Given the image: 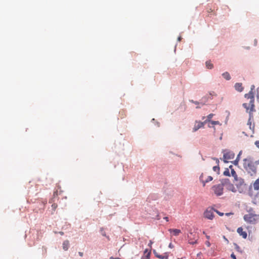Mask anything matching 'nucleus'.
<instances>
[{"mask_svg":"<svg viewBox=\"0 0 259 259\" xmlns=\"http://www.w3.org/2000/svg\"><path fill=\"white\" fill-rule=\"evenodd\" d=\"M213 114L211 113V114H209L207 117V119H206L205 120H207V122H210L211 121V119L212 118V117H213Z\"/></svg>","mask_w":259,"mask_h":259,"instance_id":"412c9836","label":"nucleus"},{"mask_svg":"<svg viewBox=\"0 0 259 259\" xmlns=\"http://www.w3.org/2000/svg\"><path fill=\"white\" fill-rule=\"evenodd\" d=\"M207 245L208 246H210V243H209V242H208L207 243Z\"/></svg>","mask_w":259,"mask_h":259,"instance_id":"c03bdc74","label":"nucleus"},{"mask_svg":"<svg viewBox=\"0 0 259 259\" xmlns=\"http://www.w3.org/2000/svg\"><path fill=\"white\" fill-rule=\"evenodd\" d=\"M230 167V168H231V176H232L233 177H234V178H237V174H236V173L235 171L234 170V169L232 168V165H231V166H230V167Z\"/></svg>","mask_w":259,"mask_h":259,"instance_id":"a211bd4d","label":"nucleus"},{"mask_svg":"<svg viewBox=\"0 0 259 259\" xmlns=\"http://www.w3.org/2000/svg\"><path fill=\"white\" fill-rule=\"evenodd\" d=\"M59 234L61 235H63L64 234V233L63 232H60Z\"/></svg>","mask_w":259,"mask_h":259,"instance_id":"79ce46f5","label":"nucleus"},{"mask_svg":"<svg viewBox=\"0 0 259 259\" xmlns=\"http://www.w3.org/2000/svg\"><path fill=\"white\" fill-rule=\"evenodd\" d=\"M256 98L257 101L259 102V87L257 89Z\"/></svg>","mask_w":259,"mask_h":259,"instance_id":"a878e982","label":"nucleus"},{"mask_svg":"<svg viewBox=\"0 0 259 259\" xmlns=\"http://www.w3.org/2000/svg\"><path fill=\"white\" fill-rule=\"evenodd\" d=\"M212 11H213V10H212L211 8L207 10L208 13H211V12H212Z\"/></svg>","mask_w":259,"mask_h":259,"instance_id":"4c0bfd02","label":"nucleus"},{"mask_svg":"<svg viewBox=\"0 0 259 259\" xmlns=\"http://www.w3.org/2000/svg\"><path fill=\"white\" fill-rule=\"evenodd\" d=\"M207 123V120H205L204 122L196 121L194 127L193 128V132H195L200 128L204 126V124Z\"/></svg>","mask_w":259,"mask_h":259,"instance_id":"0eeeda50","label":"nucleus"},{"mask_svg":"<svg viewBox=\"0 0 259 259\" xmlns=\"http://www.w3.org/2000/svg\"><path fill=\"white\" fill-rule=\"evenodd\" d=\"M254 101L249 102V104H250V113L253 112L255 111V109H254L255 106H254Z\"/></svg>","mask_w":259,"mask_h":259,"instance_id":"2eb2a0df","label":"nucleus"},{"mask_svg":"<svg viewBox=\"0 0 259 259\" xmlns=\"http://www.w3.org/2000/svg\"><path fill=\"white\" fill-rule=\"evenodd\" d=\"M253 188L255 190H259V179H256L253 184Z\"/></svg>","mask_w":259,"mask_h":259,"instance_id":"ddd939ff","label":"nucleus"},{"mask_svg":"<svg viewBox=\"0 0 259 259\" xmlns=\"http://www.w3.org/2000/svg\"><path fill=\"white\" fill-rule=\"evenodd\" d=\"M254 144L258 148H259V140L256 141L254 143Z\"/></svg>","mask_w":259,"mask_h":259,"instance_id":"c756f323","label":"nucleus"},{"mask_svg":"<svg viewBox=\"0 0 259 259\" xmlns=\"http://www.w3.org/2000/svg\"><path fill=\"white\" fill-rule=\"evenodd\" d=\"M237 232L244 239H246L247 237V233L246 231H244L243 228L241 227H239L237 229Z\"/></svg>","mask_w":259,"mask_h":259,"instance_id":"6e6552de","label":"nucleus"},{"mask_svg":"<svg viewBox=\"0 0 259 259\" xmlns=\"http://www.w3.org/2000/svg\"><path fill=\"white\" fill-rule=\"evenodd\" d=\"M168 247L170 248H174V246L171 243H170L168 245Z\"/></svg>","mask_w":259,"mask_h":259,"instance_id":"473e14b6","label":"nucleus"},{"mask_svg":"<svg viewBox=\"0 0 259 259\" xmlns=\"http://www.w3.org/2000/svg\"><path fill=\"white\" fill-rule=\"evenodd\" d=\"M241 151H240V152H239V154L238 155V156H237V158L236 159V160H234V162H233V164H234V165H238V161H239V156H240V155H241Z\"/></svg>","mask_w":259,"mask_h":259,"instance_id":"6ab92c4d","label":"nucleus"},{"mask_svg":"<svg viewBox=\"0 0 259 259\" xmlns=\"http://www.w3.org/2000/svg\"><path fill=\"white\" fill-rule=\"evenodd\" d=\"M79 254L80 256H82L83 255V253L82 252H79Z\"/></svg>","mask_w":259,"mask_h":259,"instance_id":"ea45409f","label":"nucleus"},{"mask_svg":"<svg viewBox=\"0 0 259 259\" xmlns=\"http://www.w3.org/2000/svg\"><path fill=\"white\" fill-rule=\"evenodd\" d=\"M214 159L216 160V162H217V163H219V159H217V158H215V159Z\"/></svg>","mask_w":259,"mask_h":259,"instance_id":"a19ab883","label":"nucleus"},{"mask_svg":"<svg viewBox=\"0 0 259 259\" xmlns=\"http://www.w3.org/2000/svg\"><path fill=\"white\" fill-rule=\"evenodd\" d=\"M243 106L244 108H245L246 109L247 111L249 109V107L247 105V103H243Z\"/></svg>","mask_w":259,"mask_h":259,"instance_id":"393cba45","label":"nucleus"},{"mask_svg":"<svg viewBox=\"0 0 259 259\" xmlns=\"http://www.w3.org/2000/svg\"><path fill=\"white\" fill-rule=\"evenodd\" d=\"M214 209H213L211 207H208L204 212L203 216L205 218L212 220L214 215Z\"/></svg>","mask_w":259,"mask_h":259,"instance_id":"20e7f679","label":"nucleus"},{"mask_svg":"<svg viewBox=\"0 0 259 259\" xmlns=\"http://www.w3.org/2000/svg\"><path fill=\"white\" fill-rule=\"evenodd\" d=\"M152 244V242L151 241H150L149 245H151Z\"/></svg>","mask_w":259,"mask_h":259,"instance_id":"a18cd8bd","label":"nucleus"},{"mask_svg":"<svg viewBox=\"0 0 259 259\" xmlns=\"http://www.w3.org/2000/svg\"><path fill=\"white\" fill-rule=\"evenodd\" d=\"M153 253L155 254L156 257H157V255H160L155 250L153 251Z\"/></svg>","mask_w":259,"mask_h":259,"instance_id":"72a5a7b5","label":"nucleus"},{"mask_svg":"<svg viewBox=\"0 0 259 259\" xmlns=\"http://www.w3.org/2000/svg\"><path fill=\"white\" fill-rule=\"evenodd\" d=\"M63 248L64 250H67L69 246V242L68 240H65L63 243Z\"/></svg>","mask_w":259,"mask_h":259,"instance_id":"f8f14e48","label":"nucleus"},{"mask_svg":"<svg viewBox=\"0 0 259 259\" xmlns=\"http://www.w3.org/2000/svg\"><path fill=\"white\" fill-rule=\"evenodd\" d=\"M206 66L208 69H212L213 67V64L211 63L210 61H207L205 63Z\"/></svg>","mask_w":259,"mask_h":259,"instance_id":"dca6fc26","label":"nucleus"},{"mask_svg":"<svg viewBox=\"0 0 259 259\" xmlns=\"http://www.w3.org/2000/svg\"><path fill=\"white\" fill-rule=\"evenodd\" d=\"M234 213L233 212L226 213L225 215L227 216H230L231 215H233Z\"/></svg>","mask_w":259,"mask_h":259,"instance_id":"2f4dec72","label":"nucleus"},{"mask_svg":"<svg viewBox=\"0 0 259 259\" xmlns=\"http://www.w3.org/2000/svg\"><path fill=\"white\" fill-rule=\"evenodd\" d=\"M141 259H146V258L144 257H142Z\"/></svg>","mask_w":259,"mask_h":259,"instance_id":"09e8293b","label":"nucleus"},{"mask_svg":"<svg viewBox=\"0 0 259 259\" xmlns=\"http://www.w3.org/2000/svg\"><path fill=\"white\" fill-rule=\"evenodd\" d=\"M164 219L166 221V222H168L169 221V219H168V218L167 217H165L164 218Z\"/></svg>","mask_w":259,"mask_h":259,"instance_id":"e433bc0d","label":"nucleus"},{"mask_svg":"<svg viewBox=\"0 0 259 259\" xmlns=\"http://www.w3.org/2000/svg\"><path fill=\"white\" fill-rule=\"evenodd\" d=\"M192 102H193V103H194L195 104H198V103L197 102H194V101H192Z\"/></svg>","mask_w":259,"mask_h":259,"instance_id":"49530a36","label":"nucleus"},{"mask_svg":"<svg viewBox=\"0 0 259 259\" xmlns=\"http://www.w3.org/2000/svg\"><path fill=\"white\" fill-rule=\"evenodd\" d=\"M243 219L248 224H255L259 220V214L250 210L247 214L244 215Z\"/></svg>","mask_w":259,"mask_h":259,"instance_id":"f03ea898","label":"nucleus"},{"mask_svg":"<svg viewBox=\"0 0 259 259\" xmlns=\"http://www.w3.org/2000/svg\"><path fill=\"white\" fill-rule=\"evenodd\" d=\"M168 231L170 234H172L175 236H179V234L181 233V231L177 229H168Z\"/></svg>","mask_w":259,"mask_h":259,"instance_id":"9d476101","label":"nucleus"},{"mask_svg":"<svg viewBox=\"0 0 259 259\" xmlns=\"http://www.w3.org/2000/svg\"><path fill=\"white\" fill-rule=\"evenodd\" d=\"M247 124L249 125V127H250V128H251V122L250 121V119L248 120Z\"/></svg>","mask_w":259,"mask_h":259,"instance_id":"c9c22d12","label":"nucleus"},{"mask_svg":"<svg viewBox=\"0 0 259 259\" xmlns=\"http://www.w3.org/2000/svg\"><path fill=\"white\" fill-rule=\"evenodd\" d=\"M52 208H53V209L55 210V209H56V208H57V204H56V203H54V204H53L52 205Z\"/></svg>","mask_w":259,"mask_h":259,"instance_id":"c85d7f7f","label":"nucleus"},{"mask_svg":"<svg viewBox=\"0 0 259 259\" xmlns=\"http://www.w3.org/2000/svg\"><path fill=\"white\" fill-rule=\"evenodd\" d=\"M233 192H238L242 193L244 191L245 184L244 183L243 179H233L231 183H226L214 185L211 188L213 193L217 196L223 195L224 193V186Z\"/></svg>","mask_w":259,"mask_h":259,"instance_id":"f257e3e1","label":"nucleus"},{"mask_svg":"<svg viewBox=\"0 0 259 259\" xmlns=\"http://www.w3.org/2000/svg\"><path fill=\"white\" fill-rule=\"evenodd\" d=\"M222 76L225 79H226L227 80H229L231 79L230 74L228 72H226L223 73Z\"/></svg>","mask_w":259,"mask_h":259,"instance_id":"4468645a","label":"nucleus"},{"mask_svg":"<svg viewBox=\"0 0 259 259\" xmlns=\"http://www.w3.org/2000/svg\"><path fill=\"white\" fill-rule=\"evenodd\" d=\"M254 85H252L251 87V90L250 91L251 92H253V91L254 90Z\"/></svg>","mask_w":259,"mask_h":259,"instance_id":"f704fd0d","label":"nucleus"},{"mask_svg":"<svg viewBox=\"0 0 259 259\" xmlns=\"http://www.w3.org/2000/svg\"><path fill=\"white\" fill-rule=\"evenodd\" d=\"M214 211L216 212L220 216H223L224 214V213L221 212L217 210H214Z\"/></svg>","mask_w":259,"mask_h":259,"instance_id":"bb28decb","label":"nucleus"},{"mask_svg":"<svg viewBox=\"0 0 259 259\" xmlns=\"http://www.w3.org/2000/svg\"><path fill=\"white\" fill-rule=\"evenodd\" d=\"M181 36L179 37H178V40H179V41H180V40H181Z\"/></svg>","mask_w":259,"mask_h":259,"instance_id":"37998d69","label":"nucleus"},{"mask_svg":"<svg viewBox=\"0 0 259 259\" xmlns=\"http://www.w3.org/2000/svg\"><path fill=\"white\" fill-rule=\"evenodd\" d=\"M257 164H259V160L256 162Z\"/></svg>","mask_w":259,"mask_h":259,"instance_id":"de8ad7c7","label":"nucleus"},{"mask_svg":"<svg viewBox=\"0 0 259 259\" xmlns=\"http://www.w3.org/2000/svg\"><path fill=\"white\" fill-rule=\"evenodd\" d=\"M213 170L217 172L218 174L219 173L220 167L219 166H214L213 167Z\"/></svg>","mask_w":259,"mask_h":259,"instance_id":"4be33fe9","label":"nucleus"},{"mask_svg":"<svg viewBox=\"0 0 259 259\" xmlns=\"http://www.w3.org/2000/svg\"><path fill=\"white\" fill-rule=\"evenodd\" d=\"M210 122L212 125H217L220 124V122L219 121H210Z\"/></svg>","mask_w":259,"mask_h":259,"instance_id":"5701e85b","label":"nucleus"},{"mask_svg":"<svg viewBox=\"0 0 259 259\" xmlns=\"http://www.w3.org/2000/svg\"><path fill=\"white\" fill-rule=\"evenodd\" d=\"M157 257L161 259H168V254L167 253H165L163 255H157Z\"/></svg>","mask_w":259,"mask_h":259,"instance_id":"f3484780","label":"nucleus"},{"mask_svg":"<svg viewBox=\"0 0 259 259\" xmlns=\"http://www.w3.org/2000/svg\"><path fill=\"white\" fill-rule=\"evenodd\" d=\"M234 88L235 90L239 92H241L243 91L244 88L242 86V83L240 82H237L235 84Z\"/></svg>","mask_w":259,"mask_h":259,"instance_id":"9b49d317","label":"nucleus"},{"mask_svg":"<svg viewBox=\"0 0 259 259\" xmlns=\"http://www.w3.org/2000/svg\"><path fill=\"white\" fill-rule=\"evenodd\" d=\"M235 154L231 151H227L224 153L223 158L224 161L226 163L228 162V160L232 159L234 158Z\"/></svg>","mask_w":259,"mask_h":259,"instance_id":"423d86ee","label":"nucleus"},{"mask_svg":"<svg viewBox=\"0 0 259 259\" xmlns=\"http://www.w3.org/2000/svg\"><path fill=\"white\" fill-rule=\"evenodd\" d=\"M212 179H207L205 181H202L201 182L203 184V186L204 187L205 186V184L206 183H207L209 181L212 180Z\"/></svg>","mask_w":259,"mask_h":259,"instance_id":"b1692460","label":"nucleus"},{"mask_svg":"<svg viewBox=\"0 0 259 259\" xmlns=\"http://www.w3.org/2000/svg\"><path fill=\"white\" fill-rule=\"evenodd\" d=\"M244 97L245 98L250 99L249 102L254 101V93L253 92L250 91L248 93L245 94Z\"/></svg>","mask_w":259,"mask_h":259,"instance_id":"1a4fd4ad","label":"nucleus"},{"mask_svg":"<svg viewBox=\"0 0 259 259\" xmlns=\"http://www.w3.org/2000/svg\"><path fill=\"white\" fill-rule=\"evenodd\" d=\"M208 178L211 179V178H212V177H209V178Z\"/></svg>","mask_w":259,"mask_h":259,"instance_id":"8fccbe9b","label":"nucleus"},{"mask_svg":"<svg viewBox=\"0 0 259 259\" xmlns=\"http://www.w3.org/2000/svg\"><path fill=\"white\" fill-rule=\"evenodd\" d=\"M178 259H182V258H178Z\"/></svg>","mask_w":259,"mask_h":259,"instance_id":"603ef678","label":"nucleus"},{"mask_svg":"<svg viewBox=\"0 0 259 259\" xmlns=\"http://www.w3.org/2000/svg\"><path fill=\"white\" fill-rule=\"evenodd\" d=\"M243 166L244 169L251 176L256 172V168L254 163L250 159H244Z\"/></svg>","mask_w":259,"mask_h":259,"instance_id":"7ed1b4c3","label":"nucleus"},{"mask_svg":"<svg viewBox=\"0 0 259 259\" xmlns=\"http://www.w3.org/2000/svg\"><path fill=\"white\" fill-rule=\"evenodd\" d=\"M231 257L233 258V259H236V256L234 254V253H232L231 255Z\"/></svg>","mask_w":259,"mask_h":259,"instance_id":"7c9ffc66","label":"nucleus"},{"mask_svg":"<svg viewBox=\"0 0 259 259\" xmlns=\"http://www.w3.org/2000/svg\"><path fill=\"white\" fill-rule=\"evenodd\" d=\"M150 252H148V253L145 256H144V257L146 259H149L150 258Z\"/></svg>","mask_w":259,"mask_h":259,"instance_id":"cd10ccee","label":"nucleus"},{"mask_svg":"<svg viewBox=\"0 0 259 259\" xmlns=\"http://www.w3.org/2000/svg\"><path fill=\"white\" fill-rule=\"evenodd\" d=\"M224 175L225 176H230V171L228 168H226L224 171Z\"/></svg>","mask_w":259,"mask_h":259,"instance_id":"aec40b11","label":"nucleus"},{"mask_svg":"<svg viewBox=\"0 0 259 259\" xmlns=\"http://www.w3.org/2000/svg\"><path fill=\"white\" fill-rule=\"evenodd\" d=\"M209 236H207V238L209 239Z\"/></svg>","mask_w":259,"mask_h":259,"instance_id":"3c124183","label":"nucleus"},{"mask_svg":"<svg viewBox=\"0 0 259 259\" xmlns=\"http://www.w3.org/2000/svg\"><path fill=\"white\" fill-rule=\"evenodd\" d=\"M109 259H121L119 257H116V258H114L112 256V257H110Z\"/></svg>","mask_w":259,"mask_h":259,"instance_id":"58836bf2","label":"nucleus"},{"mask_svg":"<svg viewBox=\"0 0 259 259\" xmlns=\"http://www.w3.org/2000/svg\"><path fill=\"white\" fill-rule=\"evenodd\" d=\"M188 243L190 244H195L197 243L198 236L195 233L190 232L188 235Z\"/></svg>","mask_w":259,"mask_h":259,"instance_id":"39448f33","label":"nucleus"}]
</instances>
